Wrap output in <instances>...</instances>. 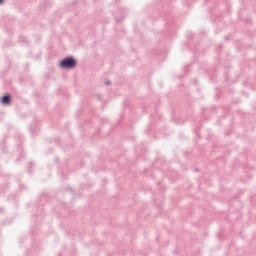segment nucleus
<instances>
[{
  "label": "nucleus",
  "instance_id": "1",
  "mask_svg": "<svg viewBox=\"0 0 256 256\" xmlns=\"http://www.w3.org/2000/svg\"><path fill=\"white\" fill-rule=\"evenodd\" d=\"M59 67L67 70L75 69L77 67V60L73 56H66L60 60Z\"/></svg>",
  "mask_w": 256,
  "mask_h": 256
},
{
  "label": "nucleus",
  "instance_id": "3",
  "mask_svg": "<svg viewBox=\"0 0 256 256\" xmlns=\"http://www.w3.org/2000/svg\"><path fill=\"white\" fill-rule=\"evenodd\" d=\"M106 85H111V81L110 80L106 81Z\"/></svg>",
  "mask_w": 256,
  "mask_h": 256
},
{
  "label": "nucleus",
  "instance_id": "4",
  "mask_svg": "<svg viewBox=\"0 0 256 256\" xmlns=\"http://www.w3.org/2000/svg\"><path fill=\"white\" fill-rule=\"evenodd\" d=\"M5 0H0V5H3V2H4Z\"/></svg>",
  "mask_w": 256,
  "mask_h": 256
},
{
  "label": "nucleus",
  "instance_id": "2",
  "mask_svg": "<svg viewBox=\"0 0 256 256\" xmlns=\"http://www.w3.org/2000/svg\"><path fill=\"white\" fill-rule=\"evenodd\" d=\"M1 104L4 106L11 105V94H6L1 97Z\"/></svg>",
  "mask_w": 256,
  "mask_h": 256
},
{
  "label": "nucleus",
  "instance_id": "5",
  "mask_svg": "<svg viewBox=\"0 0 256 256\" xmlns=\"http://www.w3.org/2000/svg\"><path fill=\"white\" fill-rule=\"evenodd\" d=\"M31 133H33V129H30Z\"/></svg>",
  "mask_w": 256,
  "mask_h": 256
}]
</instances>
